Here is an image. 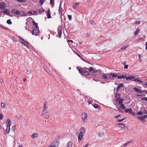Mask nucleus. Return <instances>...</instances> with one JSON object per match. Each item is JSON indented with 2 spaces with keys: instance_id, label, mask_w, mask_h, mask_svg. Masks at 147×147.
<instances>
[{
  "instance_id": "nucleus-5",
  "label": "nucleus",
  "mask_w": 147,
  "mask_h": 147,
  "mask_svg": "<svg viewBox=\"0 0 147 147\" xmlns=\"http://www.w3.org/2000/svg\"><path fill=\"white\" fill-rule=\"evenodd\" d=\"M87 115L85 113H83L82 114L81 117L82 118V121H83V122L84 123H86L87 121Z\"/></svg>"
},
{
  "instance_id": "nucleus-9",
  "label": "nucleus",
  "mask_w": 147,
  "mask_h": 147,
  "mask_svg": "<svg viewBox=\"0 0 147 147\" xmlns=\"http://www.w3.org/2000/svg\"><path fill=\"white\" fill-rule=\"evenodd\" d=\"M11 12L14 14H15L16 15L20 16V11L18 10H16L15 9H12L11 10Z\"/></svg>"
},
{
  "instance_id": "nucleus-11",
  "label": "nucleus",
  "mask_w": 147,
  "mask_h": 147,
  "mask_svg": "<svg viewBox=\"0 0 147 147\" xmlns=\"http://www.w3.org/2000/svg\"><path fill=\"white\" fill-rule=\"evenodd\" d=\"M114 97L115 98V100L120 98L121 95L118 92H116L114 95Z\"/></svg>"
},
{
  "instance_id": "nucleus-21",
  "label": "nucleus",
  "mask_w": 147,
  "mask_h": 147,
  "mask_svg": "<svg viewBox=\"0 0 147 147\" xmlns=\"http://www.w3.org/2000/svg\"><path fill=\"white\" fill-rule=\"evenodd\" d=\"M124 111L126 113H128L129 114H130L131 113V112L132 111V110L131 108L127 109H126L124 110Z\"/></svg>"
},
{
  "instance_id": "nucleus-57",
  "label": "nucleus",
  "mask_w": 147,
  "mask_h": 147,
  "mask_svg": "<svg viewBox=\"0 0 147 147\" xmlns=\"http://www.w3.org/2000/svg\"><path fill=\"white\" fill-rule=\"evenodd\" d=\"M128 68V65H125L124 68L125 69H127Z\"/></svg>"
},
{
  "instance_id": "nucleus-61",
  "label": "nucleus",
  "mask_w": 147,
  "mask_h": 147,
  "mask_svg": "<svg viewBox=\"0 0 147 147\" xmlns=\"http://www.w3.org/2000/svg\"><path fill=\"white\" fill-rule=\"evenodd\" d=\"M130 114H132L134 116L136 115V113L135 112H131V113Z\"/></svg>"
},
{
  "instance_id": "nucleus-23",
  "label": "nucleus",
  "mask_w": 147,
  "mask_h": 147,
  "mask_svg": "<svg viewBox=\"0 0 147 147\" xmlns=\"http://www.w3.org/2000/svg\"><path fill=\"white\" fill-rule=\"evenodd\" d=\"M27 13L29 14L34 15L36 14V11H29L27 12Z\"/></svg>"
},
{
  "instance_id": "nucleus-4",
  "label": "nucleus",
  "mask_w": 147,
  "mask_h": 147,
  "mask_svg": "<svg viewBox=\"0 0 147 147\" xmlns=\"http://www.w3.org/2000/svg\"><path fill=\"white\" fill-rule=\"evenodd\" d=\"M102 80H104L106 81L107 82H109L110 81H108V79H109V75L108 74H105L102 73Z\"/></svg>"
},
{
  "instance_id": "nucleus-10",
  "label": "nucleus",
  "mask_w": 147,
  "mask_h": 147,
  "mask_svg": "<svg viewBox=\"0 0 147 147\" xmlns=\"http://www.w3.org/2000/svg\"><path fill=\"white\" fill-rule=\"evenodd\" d=\"M135 79V77L132 75H130L127 77L126 78V80H131L133 81H134Z\"/></svg>"
},
{
  "instance_id": "nucleus-29",
  "label": "nucleus",
  "mask_w": 147,
  "mask_h": 147,
  "mask_svg": "<svg viewBox=\"0 0 147 147\" xmlns=\"http://www.w3.org/2000/svg\"><path fill=\"white\" fill-rule=\"evenodd\" d=\"M80 130L81 131L80 132H82L83 134L85 132V128L83 127L80 129Z\"/></svg>"
},
{
  "instance_id": "nucleus-51",
  "label": "nucleus",
  "mask_w": 147,
  "mask_h": 147,
  "mask_svg": "<svg viewBox=\"0 0 147 147\" xmlns=\"http://www.w3.org/2000/svg\"><path fill=\"white\" fill-rule=\"evenodd\" d=\"M142 112L144 114H147V111H146L145 109H144L143 110Z\"/></svg>"
},
{
  "instance_id": "nucleus-60",
  "label": "nucleus",
  "mask_w": 147,
  "mask_h": 147,
  "mask_svg": "<svg viewBox=\"0 0 147 147\" xmlns=\"http://www.w3.org/2000/svg\"><path fill=\"white\" fill-rule=\"evenodd\" d=\"M18 37L21 40H22L23 41H24V39L23 38H22L20 36H18Z\"/></svg>"
},
{
  "instance_id": "nucleus-26",
  "label": "nucleus",
  "mask_w": 147,
  "mask_h": 147,
  "mask_svg": "<svg viewBox=\"0 0 147 147\" xmlns=\"http://www.w3.org/2000/svg\"><path fill=\"white\" fill-rule=\"evenodd\" d=\"M50 12V10L49 9L48 10V11L47 12V13H46L47 15V18H51V16L50 13L49 12Z\"/></svg>"
},
{
  "instance_id": "nucleus-58",
  "label": "nucleus",
  "mask_w": 147,
  "mask_h": 147,
  "mask_svg": "<svg viewBox=\"0 0 147 147\" xmlns=\"http://www.w3.org/2000/svg\"><path fill=\"white\" fill-rule=\"evenodd\" d=\"M141 23V21H136V24H139Z\"/></svg>"
},
{
  "instance_id": "nucleus-44",
  "label": "nucleus",
  "mask_w": 147,
  "mask_h": 147,
  "mask_svg": "<svg viewBox=\"0 0 147 147\" xmlns=\"http://www.w3.org/2000/svg\"><path fill=\"white\" fill-rule=\"evenodd\" d=\"M117 77V79H118L123 78V75H120L119 76H118Z\"/></svg>"
},
{
  "instance_id": "nucleus-53",
  "label": "nucleus",
  "mask_w": 147,
  "mask_h": 147,
  "mask_svg": "<svg viewBox=\"0 0 147 147\" xmlns=\"http://www.w3.org/2000/svg\"><path fill=\"white\" fill-rule=\"evenodd\" d=\"M128 46H127L126 47L125 46V47H122L121 48V50H125V49H126V48L127 47H128Z\"/></svg>"
},
{
  "instance_id": "nucleus-48",
  "label": "nucleus",
  "mask_w": 147,
  "mask_h": 147,
  "mask_svg": "<svg viewBox=\"0 0 147 147\" xmlns=\"http://www.w3.org/2000/svg\"><path fill=\"white\" fill-rule=\"evenodd\" d=\"M68 17L69 20H71V16L70 15H68Z\"/></svg>"
},
{
  "instance_id": "nucleus-37",
  "label": "nucleus",
  "mask_w": 147,
  "mask_h": 147,
  "mask_svg": "<svg viewBox=\"0 0 147 147\" xmlns=\"http://www.w3.org/2000/svg\"><path fill=\"white\" fill-rule=\"evenodd\" d=\"M1 107L2 108H4L5 106V103L4 102H2L1 103Z\"/></svg>"
},
{
  "instance_id": "nucleus-41",
  "label": "nucleus",
  "mask_w": 147,
  "mask_h": 147,
  "mask_svg": "<svg viewBox=\"0 0 147 147\" xmlns=\"http://www.w3.org/2000/svg\"><path fill=\"white\" fill-rule=\"evenodd\" d=\"M79 5V3H76L73 5V6L74 7H76Z\"/></svg>"
},
{
  "instance_id": "nucleus-33",
  "label": "nucleus",
  "mask_w": 147,
  "mask_h": 147,
  "mask_svg": "<svg viewBox=\"0 0 147 147\" xmlns=\"http://www.w3.org/2000/svg\"><path fill=\"white\" fill-rule=\"evenodd\" d=\"M0 26L2 28H3L5 30H8L9 28H8L5 26L4 25H3L1 24L0 25Z\"/></svg>"
},
{
  "instance_id": "nucleus-52",
  "label": "nucleus",
  "mask_w": 147,
  "mask_h": 147,
  "mask_svg": "<svg viewBox=\"0 0 147 147\" xmlns=\"http://www.w3.org/2000/svg\"><path fill=\"white\" fill-rule=\"evenodd\" d=\"M19 42H20L22 44L24 45V46H26L28 48V46L23 42L21 41H19Z\"/></svg>"
},
{
  "instance_id": "nucleus-20",
  "label": "nucleus",
  "mask_w": 147,
  "mask_h": 147,
  "mask_svg": "<svg viewBox=\"0 0 147 147\" xmlns=\"http://www.w3.org/2000/svg\"><path fill=\"white\" fill-rule=\"evenodd\" d=\"M73 144V142L70 141L67 144V147H72Z\"/></svg>"
},
{
  "instance_id": "nucleus-12",
  "label": "nucleus",
  "mask_w": 147,
  "mask_h": 147,
  "mask_svg": "<svg viewBox=\"0 0 147 147\" xmlns=\"http://www.w3.org/2000/svg\"><path fill=\"white\" fill-rule=\"evenodd\" d=\"M83 134L82 132H80L78 135V140L79 141H80L82 139L83 137Z\"/></svg>"
},
{
  "instance_id": "nucleus-6",
  "label": "nucleus",
  "mask_w": 147,
  "mask_h": 147,
  "mask_svg": "<svg viewBox=\"0 0 147 147\" xmlns=\"http://www.w3.org/2000/svg\"><path fill=\"white\" fill-rule=\"evenodd\" d=\"M109 79H112L113 78H115L118 76L116 73H109Z\"/></svg>"
},
{
  "instance_id": "nucleus-35",
  "label": "nucleus",
  "mask_w": 147,
  "mask_h": 147,
  "mask_svg": "<svg viewBox=\"0 0 147 147\" xmlns=\"http://www.w3.org/2000/svg\"><path fill=\"white\" fill-rule=\"evenodd\" d=\"M7 24L10 25L12 23L10 19L7 20Z\"/></svg>"
},
{
  "instance_id": "nucleus-54",
  "label": "nucleus",
  "mask_w": 147,
  "mask_h": 147,
  "mask_svg": "<svg viewBox=\"0 0 147 147\" xmlns=\"http://www.w3.org/2000/svg\"><path fill=\"white\" fill-rule=\"evenodd\" d=\"M76 55H78V56L80 58H82V57L77 52H76Z\"/></svg>"
},
{
  "instance_id": "nucleus-36",
  "label": "nucleus",
  "mask_w": 147,
  "mask_h": 147,
  "mask_svg": "<svg viewBox=\"0 0 147 147\" xmlns=\"http://www.w3.org/2000/svg\"><path fill=\"white\" fill-rule=\"evenodd\" d=\"M139 31H140V30L138 28H137L136 30L134 33V34L135 35H137V34H138Z\"/></svg>"
},
{
  "instance_id": "nucleus-30",
  "label": "nucleus",
  "mask_w": 147,
  "mask_h": 147,
  "mask_svg": "<svg viewBox=\"0 0 147 147\" xmlns=\"http://www.w3.org/2000/svg\"><path fill=\"white\" fill-rule=\"evenodd\" d=\"M55 0H50V4L53 7L55 4Z\"/></svg>"
},
{
  "instance_id": "nucleus-46",
  "label": "nucleus",
  "mask_w": 147,
  "mask_h": 147,
  "mask_svg": "<svg viewBox=\"0 0 147 147\" xmlns=\"http://www.w3.org/2000/svg\"><path fill=\"white\" fill-rule=\"evenodd\" d=\"M141 100L143 101H147V97L142 98Z\"/></svg>"
},
{
  "instance_id": "nucleus-2",
  "label": "nucleus",
  "mask_w": 147,
  "mask_h": 147,
  "mask_svg": "<svg viewBox=\"0 0 147 147\" xmlns=\"http://www.w3.org/2000/svg\"><path fill=\"white\" fill-rule=\"evenodd\" d=\"M77 69H78L79 73H80L82 76H84L85 77L88 78H89L90 77V74L89 73L86 71L84 68L81 67H77Z\"/></svg>"
},
{
  "instance_id": "nucleus-24",
  "label": "nucleus",
  "mask_w": 147,
  "mask_h": 147,
  "mask_svg": "<svg viewBox=\"0 0 147 147\" xmlns=\"http://www.w3.org/2000/svg\"><path fill=\"white\" fill-rule=\"evenodd\" d=\"M38 136V134L37 133H35L31 135V138H35Z\"/></svg>"
},
{
  "instance_id": "nucleus-27",
  "label": "nucleus",
  "mask_w": 147,
  "mask_h": 147,
  "mask_svg": "<svg viewBox=\"0 0 147 147\" xmlns=\"http://www.w3.org/2000/svg\"><path fill=\"white\" fill-rule=\"evenodd\" d=\"M134 80V81H137V82H139L140 84H142L143 83L142 81L140 79H139L138 78H136Z\"/></svg>"
},
{
  "instance_id": "nucleus-62",
  "label": "nucleus",
  "mask_w": 147,
  "mask_h": 147,
  "mask_svg": "<svg viewBox=\"0 0 147 147\" xmlns=\"http://www.w3.org/2000/svg\"><path fill=\"white\" fill-rule=\"evenodd\" d=\"M123 78H126L127 77V76H126V75L124 74V75H123Z\"/></svg>"
},
{
  "instance_id": "nucleus-56",
  "label": "nucleus",
  "mask_w": 147,
  "mask_h": 147,
  "mask_svg": "<svg viewBox=\"0 0 147 147\" xmlns=\"http://www.w3.org/2000/svg\"><path fill=\"white\" fill-rule=\"evenodd\" d=\"M17 1L19 2L20 3H22L23 2V0H17Z\"/></svg>"
},
{
  "instance_id": "nucleus-13",
  "label": "nucleus",
  "mask_w": 147,
  "mask_h": 147,
  "mask_svg": "<svg viewBox=\"0 0 147 147\" xmlns=\"http://www.w3.org/2000/svg\"><path fill=\"white\" fill-rule=\"evenodd\" d=\"M5 123L7 125V127H10L11 123L10 119H7L5 122Z\"/></svg>"
},
{
  "instance_id": "nucleus-55",
  "label": "nucleus",
  "mask_w": 147,
  "mask_h": 147,
  "mask_svg": "<svg viewBox=\"0 0 147 147\" xmlns=\"http://www.w3.org/2000/svg\"><path fill=\"white\" fill-rule=\"evenodd\" d=\"M90 23L92 24H93V25L94 24V21L93 20H91V21H90Z\"/></svg>"
},
{
  "instance_id": "nucleus-31",
  "label": "nucleus",
  "mask_w": 147,
  "mask_h": 147,
  "mask_svg": "<svg viewBox=\"0 0 147 147\" xmlns=\"http://www.w3.org/2000/svg\"><path fill=\"white\" fill-rule=\"evenodd\" d=\"M5 14H8L9 13V11L7 9H5V11H3Z\"/></svg>"
},
{
  "instance_id": "nucleus-3",
  "label": "nucleus",
  "mask_w": 147,
  "mask_h": 147,
  "mask_svg": "<svg viewBox=\"0 0 147 147\" xmlns=\"http://www.w3.org/2000/svg\"><path fill=\"white\" fill-rule=\"evenodd\" d=\"M59 142L58 141L56 140L53 142L50 145L47 147H57L59 145Z\"/></svg>"
},
{
  "instance_id": "nucleus-15",
  "label": "nucleus",
  "mask_w": 147,
  "mask_h": 147,
  "mask_svg": "<svg viewBox=\"0 0 147 147\" xmlns=\"http://www.w3.org/2000/svg\"><path fill=\"white\" fill-rule=\"evenodd\" d=\"M20 15L19 16H26L27 15V14L26 13V12L23 11H20Z\"/></svg>"
},
{
  "instance_id": "nucleus-40",
  "label": "nucleus",
  "mask_w": 147,
  "mask_h": 147,
  "mask_svg": "<svg viewBox=\"0 0 147 147\" xmlns=\"http://www.w3.org/2000/svg\"><path fill=\"white\" fill-rule=\"evenodd\" d=\"M45 0H39V2L40 5H42L43 4V2H45Z\"/></svg>"
},
{
  "instance_id": "nucleus-50",
  "label": "nucleus",
  "mask_w": 147,
  "mask_h": 147,
  "mask_svg": "<svg viewBox=\"0 0 147 147\" xmlns=\"http://www.w3.org/2000/svg\"><path fill=\"white\" fill-rule=\"evenodd\" d=\"M3 115L1 114L0 113V119L1 120L3 119Z\"/></svg>"
},
{
  "instance_id": "nucleus-1",
  "label": "nucleus",
  "mask_w": 147,
  "mask_h": 147,
  "mask_svg": "<svg viewBox=\"0 0 147 147\" xmlns=\"http://www.w3.org/2000/svg\"><path fill=\"white\" fill-rule=\"evenodd\" d=\"M32 23L33 26H32V30L31 32L32 34L33 35L37 36L39 33V27L38 26V23L36 22L34 20L32 21Z\"/></svg>"
},
{
  "instance_id": "nucleus-34",
  "label": "nucleus",
  "mask_w": 147,
  "mask_h": 147,
  "mask_svg": "<svg viewBox=\"0 0 147 147\" xmlns=\"http://www.w3.org/2000/svg\"><path fill=\"white\" fill-rule=\"evenodd\" d=\"M120 108L122 110L125 109V106L123 104H121V105H120Z\"/></svg>"
},
{
  "instance_id": "nucleus-19",
  "label": "nucleus",
  "mask_w": 147,
  "mask_h": 147,
  "mask_svg": "<svg viewBox=\"0 0 147 147\" xmlns=\"http://www.w3.org/2000/svg\"><path fill=\"white\" fill-rule=\"evenodd\" d=\"M138 119L141 121L142 122H145L146 120L144 118H143V116L142 117H140L139 116L137 117Z\"/></svg>"
},
{
  "instance_id": "nucleus-14",
  "label": "nucleus",
  "mask_w": 147,
  "mask_h": 147,
  "mask_svg": "<svg viewBox=\"0 0 147 147\" xmlns=\"http://www.w3.org/2000/svg\"><path fill=\"white\" fill-rule=\"evenodd\" d=\"M6 7V5L3 2L0 3V9H4V8Z\"/></svg>"
},
{
  "instance_id": "nucleus-45",
  "label": "nucleus",
  "mask_w": 147,
  "mask_h": 147,
  "mask_svg": "<svg viewBox=\"0 0 147 147\" xmlns=\"http://www.w3.org/2000/svg\"><path fill=\"white\" fill-rule=\"evenodd\" d=\"M136 96H140L145 97V94H138L136 95Z\"/></svg>"
},
{
  "instance_id": "nucleus-32",
  "label": "nucleus",
  "mask_w": 147,
  "mask_h": 147,
  "mask_svg": "<svg viewBox=\"0 0 147 147\" xmlns=\"http://www.w3.org/2000/svg\"><path fill=\"white\" fill-rule=\"evenodd\" d=\"M10 131V127H7L6 130H5V131L6 132V133L8 134Z\"/></svg>"
},
{
  "instance_id": "nucleus-47",
  "label": "nucleus",
  "mask_w": 147,
  "mask_h": 147,
  "mask_svg": "<svg viewBox=\"0 0 147 147\" xmlns=\"http://www.w3.org/2000/svg\"><path fill=\"white\" fill-rule=\"evenodd\" d=\"M44 11H45V10H44V9H41L39 10L38 12H39V13H42V12H44Z\"/></svg>"
},
{
  "instance_id": "nucleus-38",
  "label": "nucleus",
  "mask_w": 147,
  "mask_h": 147,
  "mask_svg": "<svg viewBox=\"0 0 147 147\" xmlns=\"http://www.w3.org/2000/svg\"><path fill=\"white\" fill-rule=\"evenodd\" d=\"M143 112L142 111H139L136 113V115H141L143 114Z\"/></svg>"
},
{
  "instance_id": "nucleus-59",
  "label": "nucleus",
  "mask_w": 147,
  "mask_h": 147,
  "mask_svg": "<svg viewBox=\"0 0 147 147\" xmlns=\"http://www.w3.org/2000/svg\"><path fill=\"white\" fill-rule=\"evenodd\" d=\"M88 102L89 104H90L92 102V101L90 100H88Z\"/></svg>"
},
{
  "instance_id": "nucleus-16",
  "label": "nucleus",
  "mask_w": 147,
  "mask_h": 147,
  "mask_svg": "<svg viewBox=\"0 0 147 147\" xmlns=\"http://www.w3.org/2000/svg\"><path fill=\"white\" fill-rule=\"evenodd\" d=\"M115 100L118 102V104L120 105L122 104V103H123V101L124 100L122 98H120L117 100Z\"/></svg>"
},
{
  "instance_id": "nucleus-22",
  "label": "nucleus",
  "mask_w": 147,
  "mask_h": 147,
  "mask_svg": "<svg viewBox=\"0 0 147 147\" xmlns=\"http://www.w3.org/2000/svg\"><path fill=\"white\" fill-rule=\"evenodd\" d=\"M47 102L45 101L44 103L43 109L42 110V112H44L45 110L47 109Z\"/></svg>"
},
{
  "instance_id": "nucleus-43",
  "label": "nucleus",
  "mask_w": 147,
  "mask_h": 147,
  "mask_svg": "<svg viewBox=\"0 0 147 147\" xmlns=\"http://www.w3.org/2000/svg\"><path fill=\"white\" fill-rule=\"evenodd\" d=\"M138 59H139V60L140 61H141V57H142V56H141V55L140 54H138Z\"/></svg>"
},
{
  "instance_id": "nucleus-25",
  "label": "nucleus",
  "mask_w": 147,
  "mask_h": 147,
  "mask_svg": "<svg viewBox=\"0 0 147 147\" xmlns=\"http://www.w3.org/2000/svg\"><path fill=\"white\" fill-rule=\"evenodd\" d=\"M93 107L95 109H99L100 108V106L97 104H94Z\"/></svg>"
},
{
  "instance_id": "nucleus-42",
  "label": "nucleus",
  "mask_w": 147,
  "mask_h": 147,
  "mask_svg": "<svg viewBox=\"0 0 147 147\" xmlns=\"http://www.w3.org/2000/svg\"><path fill=\"white\" fill-rule=\"evenodd\" d=\"M26 74L27 75H29L31 74V71L30 70H26Z\"/></svg>"
},
{
  "instance_id": "nucleus-18",
  "label": "nucleus",
  "mask_w": 147,
  "mask_h": 147,
  "mask_svg": "<svg viewBox=\"0 0 147 147\" xmlns=\"http://www.w3.org/2000/svg\"><path fill=\"white\" fill-rule=\"evenodd\" d=\"M132 142V141H129L128 142H127L125 144L122 145L121 146V147H125L128 146V145H129V144L131 143Z\"/></svg>"
},
{
  "instance_id": "nucleus-64",
  "label": "nucleus",
  "mask_w": 147,
  "mask_h": 147,
  "mask_svg": "<svg viewBox=\"0 0 147 147\" xmlns=\"http://www.w3.org/2000/svg\"><path fill=\"white\" fill-rule=\"evenodd\" d=\"M145 45L146 46L145 49L146 50H147V42H146Z\"/></svg>"
},
{
  "instance_id": "nucleus-7",
  "label": "nucleus",
  "mask_w": 147,
  "mask_h": 147,
  "mask_svg": "<svg viewBox=\"0 0 147 147\" xmlns=\"http://www.w3.org/2000/svg\"><path fill=\"white\" fill-rule=\"evenodd\" d=\"M61 1L60 2V4L59 7V15L60 16V17L61 18H62V13L63 12V9L61 7Z\"/></svg>"
},
{
  "instance_id": "nucleus-63",
  "label": "nucleus",
  "mask_w": 147,
  "mask_h": 147,
  "mask_svg": "<svg viewBox=\"0 0 147 147\" xmlns=\"http://www.w3.org/2000/svg\"><path fill=\"white\" fill-rule=\"evenodd\" d=\"M143 84L147 87V82H145Z\"/></svg>"
},
{
  "instance_id": "nucleus-28",
  "label": "nucleus",
  "mask_w": 147,
  "mask_h": 147,
  "mask_svg": "<svg viewBox=\"0 0 147 147\" xmlns=\"http://www.w3.org/2000/svg\"><path fill=\"white\" fill-rule=\"evenodd\" d=\"M134 89L135 90V91L136 92L138 93H140V89H138V88H136V87L134 88Z\"/></svg>"
},
{
  "instance_id": "nucleus-49",
  "label": "nucleus",
  "mask_w": 147,
  "mask_h": 147,
  "mask_svg": "<svg viewBox=\"0 0 147 147\" xmlns=\"http://www.w3.org/2000/svg\"><path fill=\"white\" fill-rule=\"evenodd\" d=\"M16 127L15 125L13 126L11 128V130L13 131V132L15 131V127Z\"/></svg>"
},
{
  "instance_id": "nucleus-17",
  "label": "nucleus",
  "mask_w": 147,
  "mask_h": 147,
  "mask_svg": "<svg viewBox=\"0 0 147 147\" xmlns=\"http://www.w3.org/2000/svg\"><path fill=\"white\" fill-rule=\"evenodd\" d=\"M62 35V31L60 29H59L57 30V37H59L60 38H61V36Z\"/></svg>"
},
{
  "instance_id": "nucleus-8",
  "label": "nucleus",
  "mask_w": 147,
  "mask_h": 147,
  "mask_svg": "<svg viewBox=\"0 0 147 147\" xmlns=\"http://www.w3.org/2000/svg\"><path fill=\"white\" fill-rule=\"evenodd\" d=\"M84 68L88 69L89 71L90 72L94 73L97 72V70L95 68L93 67H90L89 69L85 67Z\"/></svg>"
},
{
  "instance_id": "nucleus-39",
  "label": "nucleus",
  "mask_w": 147,
  "mask_h": 147,
  "mask_svg": "<svg viewBox=\"0 0 147 147\" xmlns=\"http://www.w3.org/2000/svg\"><path fill=\"white\" fill-rule=\"evenodd\" d=\"M123 84H120L118 85L117 87H118L119 89L123 87Z\"/></svg>"
}]
</instances>
